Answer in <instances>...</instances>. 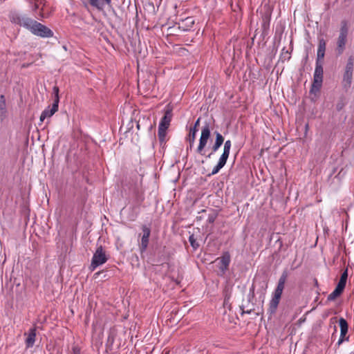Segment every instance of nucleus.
<instances>
[{"instance_id":"nucleus-19","label":"nucleus","mask_w":354,"mask_h":354,"mask_svg":"<svg viewBox=\"0 0 354 354\" xmlns=\"http://www.w3.org/2000/svg\"><path fill=\"white\" fill-rule=\"evenodd\" d=\"M115 337H116L115 330L110 329L109 331V333H108L107 340L106 342V347L111 348L113 346Z\"/></svg>"},{"instance_id":"nucleus-38","label":"nucleus","mask_w":354,"mask_h":354,"mask_svg":"<svg viewBox=\"0 0 354 354\" xmlns=\"http://www.w3.org/2000/svg\"><path fill=\"white\" fill-rule=\"evenodd\" d=\"M315 285H317V280L315 279Z\"/></svg>"},{"instance_id":"nucleus-14","label":"nucleus","mask_w":354,"mask_h":354,"mask_svg":"<svg viewBox=\"0 0 354 354\" xmlns=\"http://www.w3.org/2000/svg\"><path fill=\"white\" fill-rule=\"evenodd\" d=\"M36 337V328L33 327L30 328L28 333V337L26 339V346L27 348L32 347Z\"/></svg>"},{"instance_id":"nucleus-30","label":"nucleus","mask_w":354,"mask_h":354,"mask_svg":"<svg viewBox=\"0 0 354 354\" xmlns=\"http://www.w3.org/2000/svg\"><path fill=\"white\" fill-rule=\"evenodd\" d=\"M346 281L339 279V281L337 285V287L340 288L341 290H344L345 288V286H346Z\"/></svg>"},{"instance_id":"nucleus-4","label":"nucleus","mask_w":354,"mask_h":354,"mask_svg":"<svg viewBox=\"0 0 354 354\" xmlns=\"http://www.w3.org/2000/svg\"><path fill=\"white\" fill-rule=\"evenodd\" d=\"M211 126L209 122H205L201 129V134L199 140V144L196 152L201 155H204V149L206 147L208 140L211 135Z\"/></svg>"},{"instance_id":"nucleus-40","label":"nucleus","mask_w":354,"mask_h":354,"mask_svg":"<svg viewBox=\"0 0 354 354\" xmlns=\"http://www.w3.org/2000/svg\"><path fill=\"white\" fill-rule=\"evenodd\" d=\"M54 89L58 88L57 86L53 87Z\"/></svg>"},{"instance_id":"nucleus-33","label":"nucleus","mask_w":354,"mask_h":354,"mask_svg":"<svg viewBox=\"0 0 354 354\" xmlns=\"http://www.w3.org/2000/svg\"><path fill=\"white\" fill-rule=\"evenodd\" d=\"M41 3V0H34V8L33 10H36L39 8V4Z\"/></svg>"},{"instance_id":"nucleus-5","label":"nucleus","mask_w":354,"mask_h":354,"mask_svg":"<svg viewBox=\"0 0 354 354\" xmlns=\"http://www.w3.org/2000/svg\"><path fill=\"white\" fill-rule=\"evenodd\" d=\"M108 260V257L106 255L105 251L104 250L102 245L97 248L95 253L93 254L91 263L90 265V270L93 271L95 268L104 263Z\"/></svg>"},{"instance_id":"nucleus-10","label":"nucleus","mask_w":354,"mask_h":354,"mask_svg":"<svg viewBox=\"0 0 354 354\" xmlns=\"http://www.w3.org/2000/svg\"><path fill=\"white\" fill-rule=\"evenodd\" d=\"M339 324L340 327V336L337 344L340 345L344 341H348L349 339V336H346L348 333V325L346 320L342 317L339 319Z\"/></svg>"},{"instance_id":"nucleus-34","label":"nucleus","mask_w":354,"mask_h":354,"mask_svg":"<svg viewBox=\"0 0 354 354\" xmlns=\"http://www.w3.org/2000/svg\"><path fill=\"white\" fill-rule=\"evenodd\" d=\"M348 277L347 270H345L341 275L340 279L346 281Z\"/></svg>"},{"instance_id":"nucleus-3","label":"nucleus","mask_w":354,"mask_h":354,"mask_svg":"<svg viewBox=\"0 0 354 354\" xmlns=\"http://www.w3.org/2000/svg\"><path fill=\"white\" fill-rule=\"evenodd\" d=\"M348 33V27L347 22L346 21H342L341 22V28L339 30V34L337 39V48H336V52L337 55H342L345 48H346V44L347 41V37Z\"/></svg>"},{"instance_id":"nucleus-16","label":"nucleus","mask_w":354,"mask_h":354,"mask_svg":"<svg viewBox=\"0 0 354 354\" xmlns=\"http://www.w3.org/2000/svg\"><path fill=\"white\" fill-rule=\"evenodd\" d=\"M227 160L226 158H224L221 156L217 165L213 168L212 173L210 174H209V176L215 175L217 173H218L219 171L225 166Z\"/></svg>"},{"instance_id":"nucleus-17","label":"nucleus","mask_w":354,"mask_h":354,"mask_svg":"<svg viewBox=\"0 0 354 354\" xmlns=\"http://www.w3.org/2000/svg\"><path fill=\"white\" fill-rule=\"evenodd\" d=\"M59 90H54L53 93V102L50 106V110L53 112L56 113L58 111L59 102Z\"/></svg>"},{"instance_id":"nucleus-32","label":"nucleus","mask_w":354,"mask_h":354,"mask_svg":"<svg viewBox=\"0 0 354 354\" xmlns=\"http://www.w3.org/2000/svg\"><path fill=\"white\" fill-rule=\"evenodd\" d=\"M72 351H73L72 354H80V349L77 346H73Z\"/></svg>"},{"instance_id":"nucleus-1","label":"nucleus","mask_w":354,"mask_h":354,"mask_svg":"<svg viewBox=\"0 0 354 354\" xmlns=\"http://www.w3.org/2000/svg\"><path fill=\"white\" fill-rule=\"evenodd\" d=\"M25 20L24 28L33 35L43 38H49L53 36V32L47 26L32 19H26Z\"/></svg>"},{"instance_id":"nucleus-6","label":"nucleus","mask_w":354,"mask_h":354,"mask_svg":"<svg viewBox=\"0 0 354 354\" xmlns=\"http://www.w3.org/2000/svg\"><path fill=\"white\" fill-rule=\"evenodd\" d=\"M354 60L352 56L349 57L345 67L342 83L345 88L351 86L353 80Z\"/></svg>"},{"instance_id":"nucleus-25","label":"nucleus","mask_w":354,"mask_h":354,"mask_svg":"<svg viewBox=\"0 0 354 354\" xmlns=\"http://www.w3.org/2000/svg\"><path fill=\"white\" fill-rule=\"evenodd\" d=\"M189 241L190 243L191 246L196 250L199 247V244L196 241V239L194 237V234H191L189 237Z\"/></svg>"},{"instance_id":"nucleus-29","label":"nucleus","mask_w":354,"mask_h":354,"mask_svg":"<svg viewBox=\"0 0 354 354\" xmlns=\"http://www.w3.org/2000/svg\"><path fill=\"white\" fill-rule=\"evenodd\" d=\"M186 22V25H187L188 28H191L194 24V20L192 17H187L185 20H183V22Z\"/></svg>"},{"instance_id":"nucleus-11","label":"nucleus","mask_w":354,"mask_h":354,"mask_svg":"<svg viewBox=\"0 0 354 354\" xmlns=\"http://www.w3.org/2000/svg\"><path fill=\"white\" fill-rule=\"evenodd\" d=\"M200 120H201V118H198L197 119V120L195 122L194 127L190 129L189 133L188 136L187 138V141L189 143L190 149L192 147V146H193V145H194V143L195 142L196 135V133L198 131V127L200 124Z\"/></svg>"},{"instance_id":"nucleus-27","label":"nucleus","mask_w":354,"mask_h":354,"mask_svg":"<svg viewBox=\"0 0 354 354\" xmlns=\"http://www.w3.org/2000/svg\"><path fill=\"white\" fill-rule=\"evenodd\" d=\"M320 90H310L308 97L312 100H315V99L319 95Z\"/></svg>"},{"instance_id":"nucleus-23","label":"nucleus","mask_w":354,"mask_h":354,"mask_svg":"<svg viewBox=\"0 0 354 354\" xmlns=\"http://www.w3.org/2000/svg\"><path fill=\"white\" fill-rule=\"evenodd\" d=\"M323 76L314 75V81L312 84V88H318L322 86Z\"/></svg>"},{"instance_id":"nucleus-37","label":"nucleus","mask_w":354,"mask_h":354,"mask_svg":"<svg viewBox=\"0 0 354 354\" xmlns=\"http://www.w3.org/2000/svg\"><path fill=\"white\" fill-rule=\"evenodd\" d=\"M308 124H306V129L307 130V129H308Z\"/></svg>"},{"instance_id":"nucleus-18","label":"nucleus","mask_w":354,"mask_h":354,"mask_svg":"<svg viewBox=\"0 0 354 354\" xmlns=\"http://www.w3.org/2000/svg\"><path fill=\"white\" fill-rule=\"evenodd\" d=\"M89 2L92 6L101 10L102 9V6L104 3L110 5L111 3V0H89Z\"/></svg>"},{"instance_id":"nucleus-2","label":"nucleus","mask_w":354,"mask_h":354,"mask_svg":"<svg viewBox=\"0 0 354 354\" xmlns=\"http://www.w3.org/2000/svg\"><path fill=\"white\" fill-rule=\"evenodd\" d=\"M287 277L288 272L287 271L285 270L282 272L281 275L279 279L277 288H275L273 292L272 298L270 301L268 310L270 314H274L277 309L278 305L279 304L283 293V290L285 287V283L287 280Z\"/></svg>"},{"instance_id":"nucleus-39","label":"nucleus","mask_w":354,"mask_h":354,"mask_svg":"<svg viewBox=\"0 0 354 354\" xmlns=\"http://www.w3.org/2000/svg\"><path fill=\"white\" fill-rule=\"evenodd\" d=\"M138 93H140V95H142V93H140V90L138 91Z\"/></svg>"},{"instance_id":"nucleus-36","label":"nucleus","mask_w":354,"mask_h":354,"mask_svg":"<svg viewBox=\"0 0 354 354\" xmlns=\"http://www.w3.org/2000/svg\"><path fill=\"white\" fill-rule=\"evenodd\" d=\"M241 310H242V312H241L242 315L244 313L250 314L252 313V311L253 310L252 309L245 310L243 306H241Z\"/></svg>"},{"instance_id":"nucleus-13","label":"nucleus","mask_w":354,"mask_h":354,"mask_svg":"<svg viewBox=\"0 0 354 354\" xmlns=\"http://www.w3.org/2000/svg\"><path fill=\"white\" fill-rule=\"evenodd\" d=\"M10 20L16 24H19L24 27V22L26 19H30L26 16H21L17 12H11L9 15Z\"/></svg>"},{"instance_id":"nucleus-28","label":"nucleus","mask_w":354,"mask_h":354,"mask_svg":"<svg viewBox=\"0 0 354 354\" xmlns=\"http://www.w3.org/2000/svg\"><path fill=\"white\" fill-rule=\"evenodd\" d=\"M314 75L323 76V68L321 64H319L318 62L316 63Z\"/></svg>"},{"instance_id":"nucleus-21","label":"nucleus","mask_w":354,"mask_h":354,"mask_svg":"<svg viewBox=\"0 0 354 354\" xmlns=\"http://www.w3.org/2000/svg\"><path fill=\"white\" fill-rule=\"evenodd\" d=\"M55 113V112H53L52 110H50V106H48L46 109H45L42 111V113L40 115V121L43 122L46 118H50Z\"/></svg>"},{"instance_id":"nucleus-20","label":"nucleus","mask_w":354,"mask_h":354,"mask_svg":"<svg viewBox=\"0 0 354 354\" xmlns=\"http://www.w3.org/2000/svg\"><path fill=\"white\" fill-rule=\"evenodd\" d=\"M231 147H232L231 140H226L224 143L223 151L221 156L224 158H226L227 160L229 155H230Z\"/></svg>"},{"instance_id":"nucleus-15","label":"nucleus","mask_w":354,"mask_h":354,"mask_svg":"<svg viewBox=\"0 0 354 354\" xmlns=\"http://www.w3.org/2000/svg\"><path fill=\"white\" fill-rule=\"evenodd\" d=\"M326 41L324 39H319L317 54V62H319V60L324 59L326 51Z\"/></svg>"},{"instance_id":"nucleus-9","label":"nucleus","mask_w":354,"mask_h":354,"mask_svg":"<svg viewBox=\"0 0 354 354\" xmlns=\"http://www.w3.org/2000/svg\"><path fill=\"white\" fill-rule=\"evenodd\" d=\"M142 230L143 234L142 236L141 243L139 246L141 254L144 253L146 251L148 247L149 236L151 234V230L147 225H143L142 227Z\"/></svg>"},{"instance_id":"nucleus-12","label":"nucleus","mask_w":354,"mask_h":354,"mask_svg":"<svg viewBox=\"0 0 354 354\" xmlns=\"http://www.w3.org/2000/svg\"><path fill=\"white\" fill-rule=\"evenodd\" d=\"M214 134L216 136V140L212 147V152L207 156V158H210L214 153L217 151L224 142V138L219 132L215 131Z\"/></svg>"},{"instance_id":"nucleus-24","label":"nucleus","mask_w":354,"mask_h":354,"mask_svg":"<svg viewBox=\"0 0 354 354\" xmlns=\"http://www.w3.org/2000/svg\"><path fill=\"white\" fill-rule=\"evenodd\" d=\"M6 113V99L3 95L0 96V115H5Z\"/></svg>"},{"instance_id":"nucleus-31","label":"nucleus","mask_w":354,"mask_h":354,"mask_svg":"<svg viewBox=\"0 0 354 354\" xmlns=\"http://www.w3.org/2000/svg\"><path fill=\"white\" fill-rule=\"evenodd\" d=\"M346 174V171H344V169H341L339 172L337 174V175L335 176L336 178H338L339 180H341V178H344V176Z\"/></svg>"},{"instance_id":"nucleus-7","label":"nucleus","mask_w":354,"mask_h":354,"mask_svg":"<svg viewBox=\"0 0 354 354\" xmlns=\"http://www.w3.org/2000/svg\"><path fill=\"white\" fill-rule=\"evenodd\" d=\"M218 263L219 272L218 275L223 276L228 270L230 263V254L228 252L223 253L222 257L216 259Z\"/></svg>"},{"instance_id":"nucleus-35","label":"nucleus","mask_w":354,"mask_h":354,"mask_svg":"<svg viewBox=\"0 0 354 354\" xmlns=\"http://www.w3.org/2000/svg\"><path fill=\"white\" fill-rule=\"evenodd\" d=\"M215 219H216L215 215H209L207 221L209 223H213L214 222Z\"/></svg>"},{"instance_id":"nucleus-22","label":"nucleus","mask_w":354,"mask_h":354,"mask_svg":"<svg viewBox=\"0 0 354 354\" xmlns=\"http://www.w3.org/2000/svg\"><path fill=\"white\" fill-rule=\"evenodd\" d=\"M344 290L336 286L335 289L328 296V301H334L337 297H338Z\"/></svg>"},{"instance_id":"nucleus-26","label":"nucleus","mask_w":354,"mask_h":354,"mask_svg":"<svg viewBox=\"0 0 354 354\" xmlns=\"http://www.w3.org/2000/svg\"><path fill=\"white\" fill-rule=\"evenodd\" d=\"M167 129H162L158 127V138L160 142H163L166 136V131Z\"/></svg>"},{"instance_id":"nucleus-8","label":"nucleus","mask_w":354,"mask_h":354,"mask_svg":"<svg viewBox=\"0 0 354 354\" xmlns=\"http://www.w3.org/2000/svg\"><path fill=\"white\" fill-rule=\"evenodd\" d=\"M172 116V108L169 105H167L165 110V115L161 118L158 127L161 128V129H167L171 121Z\"/></svg>"}]
</instances>
